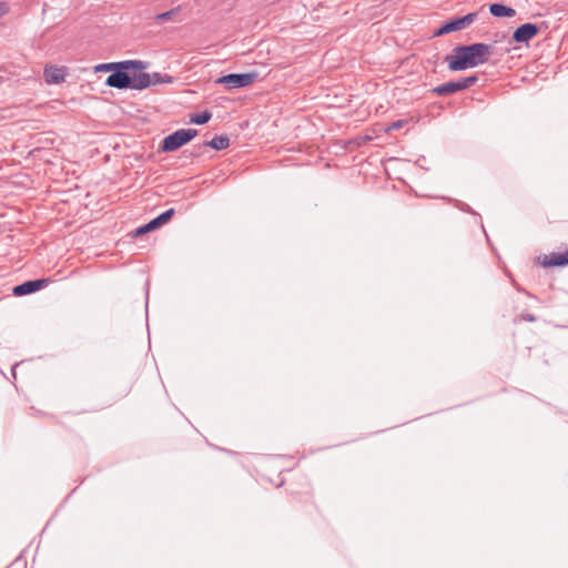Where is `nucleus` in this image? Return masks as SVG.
I'll list each match as a JSON object with an SVG mask.
<instances>
[{"label": "nucleus", "instance_id": "f257e3e1", "mask_svg": "<svg viewBox=\"0 0 568 568\" xmlns=\"http://www.w3.org/2000/svg\"><path fill=\"white\" fill-rule=\"evenodd\" d=\"M493 53V45L481 42L458 44L453 54L445 57L450 71H463L486 63Z\"/></svg>", "mask_w": 568, "mask_h": 568}, {"label": "nucleus", "instance_id": "f03ea898", "mask_svg": "<svg viewBox=\"0 0 568 568\" xmlns=\"http://www.w3.org/2000/svg\"><path fill=\"white\" fill-rule=\"evenodd\" d=\"M149 63L141 60L119 61L113 72L105 80L108 87L115 89L139 90V85L146 79L138 77L139 71L145 70Z\"/></svg>", "mask_w": 568, "mask_h": 568}, {"label": "nucleus", "instance_id": "7ed1b4c3", "mask_svg": "<svg viewBox=\"0 0 568 568\" xmlns=\"http://www.w3.org/2000/svg\"><path fill=\"white\" fill-rule=\"evenodd\" d=\"M196 135V129H179L162 140L160 149L163 152H174L192 141Z\"/></svg>", "mask_w": 568, "mask_h": 568}, {"label": "nucleus", "instance_id": "20e7f679", "mask_svg": "<svg viewBox=\"0 0 568 568\" xmlns=\"http://www.w3.org/2000/svg\"><path fill=\"white\" fill-rule=\"evenodd\" d=\"M477 12H470L464 17L450 18L434 31V37H440L450 32L464 30L477 19Z\"/></svg>", "mask_w": 568, "mask_h": 568}, {"label": "nucleus", "instance_id": "39448f33", "mask_svg": "<svg viewBox=\"0 0 568 568\" xmlns=\"http://www.w3.org/2000/svg\"><path fill=\"white\" fill-rule=\"evenodd\" d=\"M258 77L256 71L246 73H230L220 77L215 83L223 84L226 89H239L252 84Z\"/></svg>", "mask_w": 568, "mask_h": 568}, {"label": "nucleus", "instance_id": "423d86ee", "mask_svg": "<svg viewBox=\"0 0 568 568\" xmlns=\"http://www.w3.org/2000/svg\"><path fill=\"white\" fill-rule=\"evenodd\" d=\"M540 31L536 23L527 22L519 26L513 33V40L516 43H527L535 38Z\"/></svg>", "mask_w": 568, "mask_h": 568}, {"label": "nucleus", "instance_id": "0eeeda50", "mask_svg": "<svg viewBox=\"0 0 568 568\" xmlns=\"http://www.w3.org/2000/svg\"><path fill=\"white\" fill-rule=\"evenodd\" d=\"M68 75V68L64 65L47 64L43 69V78L48 84H60Z\"/></svg>", "mask_w": 568, "mask_h": 568}, {"label": "nucleus", "instance_id": "6e6552de", "mask_svg": "<svg viewBox=\"0 0 568 568\" xmlns=\"http://www.w3.org/2000/svg\"><path fill=\"white\" fill-rule=\"evenodd\" d=\"M174 213H175L174 209H169V210L162 212L160 215H158L156 217H154L153 220H151L146 224L138 227L135 230V235H142V234H145V233L151 232L153 230H156L161 225H163L166 222H169L172 219V216L174 215Z\"/></svg>", "mask_w": 568, "mask_h": 568}, {"label": "nucleus", "instance_id": "1a4fd4ad", "mask_svg": "<svg viewBox=\"0 0 568 568\" xmlns=\"http://www.w3.org/2000/svg\"><path fill=\"white\" fill-rule=\"evenodd\" d=\"M48 282L49 281L47 278L27 281L23 282L22 284L16 285L12 290V293L16 296H24L28 294H32L45 287Z\"/></svg>", "mask_w": 568, "mask_h": 568}, {"label": "nucleus", "instance_id": "9d476101", "mask_svg": "<svg viewBox=\"0 0 568 568\" xmlns=\"http://www.w3.org/2000/svg\"><path fill=\"white\" fill-rule=\"evenodd\" d=\"M145 77L146 79L143 80V83L139 85V90H143L145 88H149L151 85H156L161 83H172L174 81V78L172 75H169L166 73L162 74L160 72L154 73H145L142 71H139L138 77Z\"/></svg>", "mask_w": 568, "mask_h": 568}, {"label": "nucleus", "instance_id": "9b49d317", "mask_svg": "<svg viewBox=\"0 0 568 568\" xmlns=\"http://www.w3.org/2000/svg\"><path fill=\"white\" fill-rule=\"evenodd\" d=\"M544 266H566L568 265V250L562 253H551L545 255L542 260Z\"/></svg>", "mask_w": 568, "mask_h": 568}, {"label": "nucleus", "instance_id": "f8f14e48", "mask_svg": "<svg viewBox=\"0 0 568 568\" xmlns=\"http://www.w3.org/2000/svg\"><path fill=\"white\" fill-rule=\"evenodd\" d=\"M489 12L497 18H513L516 14L515 9L503 3H491L489 6Z\"/></svg>", "mask_w": 568, "mask_h": 568}, {"label": "nucleus", "instance_id": "ddd939ff", "mask_svg": "<svg viewBox=\"0 0 568 568\" xmlns=\"http://www.w3.org/2000/svg\"><path fill=\"white\" fill-rule=\"evenodd\" d=\"M458 91H460V88H459L458 80H456V81H449V82L443 83L440 85H437L434 89H432L430 92L434 94L444 97V95L453 94Z\"/></svg>", "mask_w": 568, "mask_h": 568}, {"label": "nucleus", "instance_id": "4468645a", "mask_svg": "<svg viewBox=\"0 0 568 568\" xmlns=\"http://www.w3.org/2000/svg\"><path fill=\"white\" fill-rule=\"evenodd\" d=\"M204 145L216 151H222L230 146V138L227 135H215L212 140L205 141Z\"/></svg>", "mask_w": 568, "mask_h": 568}, {"label": "nucleus", "instance_id": "2eb2a0df", "mask_svg": "<svg viewBox=\"0 0 568 568\" xmlns=\"http://www.w3.org/2000/svg\"><path fill=\"white\" fill-rule=\"evenodd\" d=\"M180 13V7L173 8L169 11L159 13L155 16V20L159 22H165L169 20H172L174 17H176Z\"/></svg>", "mask_w": 568, "mask_h": 568}, {"label": "nucleus", "instance_id": "dca6fc26", "mask_svg": "<svg viewBox=\"0 0 568 568\" xmlns=\"http://www.w3.org/2000/svg\"><path fill=\"white\" fill-rule=\"evenodd\" d=\"M211 118H212L211 112L205 110L201 114H193V115H191L190 122L194 123V124L201 125V124H205L206 122H209L211 120Z\"/></svg>", "mask_w": 568, "mask_h": 568}, {"label": "nucleus", "instance_id": "f3484780", "mask_svg": "<svg viewBox=\"0 0 568 568\" xmlns=\"http://www.w3.org/2000/svg\"><path fill=\"white\" fill-rule=\"evenodd\" d=\"M477 81H478V77L476 74L458 79L460 91L468 89L469 87L475 84Z\"/></svg>", "mask_w": 568, "mask_h": 568}, {"label": "nucleus", "instance_id": "a211bd4d", "mask_svg": "<svg viewBox=\"0 0 568 568\" xmlns=\"http://www.w3.org/2000/svg\"><path fill=\"white\" fill-rule=\"evenodd\" d=\"M407 123H408V120H397V121H394L390 124L384 126L383 130L385 132H390V131H394V130H399L403 126H405Z\"/></svg>", "mask_w": 568, "mask_h": 568}, {"label": "nucleus", "instance_id": "6ab92c4d", "mask_svg": "<svg viewBox=\"0 0 568 568\" xmlns=\"http://www.w3.org/2000/svg\"><path fill=\"white\" fill-rule=\"evenodd\" d=\"M118 62H110V63H101L98 64L94 70L95 72H113L114 68L116 67Z\"/></svg>", "mask_w": 568, "mask_h": 568}, {"label": "nucleus", "instance_id": "aec40b11", "mask_svg": "<svg viewBox=\"0 0 568 568\" xmlns=\"http://www.w3.org/2000/svg\"><path fill=\"white\" fill-rule=\"evenodd\" d=\"M7 13L6 4L0 2V18Z\"/></svg>", "mask_w": 568, "mask_h": 568}, {"label": "nucleus", "instance_id": "412c9836", "mask_svg": "<svg viewBox=\"0 0 568 568\" xmlns=\"http://www.w3.org/2000/svg\"><path fill=\"white\" fill-rule=\"evenodd\" d=\"M527 321H529V322H534V321H535V317H534L532 315H529V316L527 317Z\"/></svg>", "mask_w": 568, "mask_h": 568}, {"label": "nucleus", "instance_id": "4be33fe9", "mask_svg": "<svg viewBox=\"0 0 568 568\" xmlns=\"http://www.w3.org/2000/svg\"><path fill=\"white\" fill-rule=\"evenodd\" d=\"M372 138L371 136H365L364 140L365 141H369Z\"/></svg>", "mask_w": 568, "mask_h": 568}, {"label": "nucleus", "instance_id": "5701e85b", "mask_svg": "<svg viewBox=\"0 0 568 568\" xmlns=\"http://www.w3.org/2000/svg\"><path fill=\"white\" fill-rule=\"evenodd\" d=\"M467 212H471L470 207L467 205V209L465 210Z\"/></svg>", "mask_w": 568, "mask_h": 568}]
</instances>
